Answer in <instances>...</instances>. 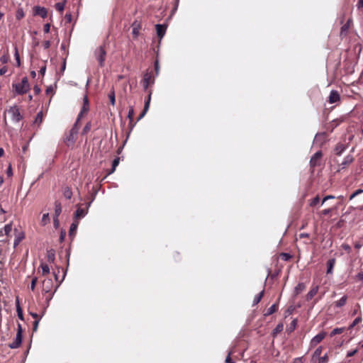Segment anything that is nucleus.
Here are the masks:
<instances>
[{
	"label": "nucleus",
	"mask_w": 363,
	"mask_h": 363,
	"mask_svg": "<svg viewBox=\"0 0 363 363\" xmlns=\"http://www.w3.org/2000/svg\"><path fill=\"white\" fill-rule=\"evenodd\" d=\"M79 124L75 122L68 135L65 137L64 142L67 146L73 145L76 141V137L79 131Z\"/></svg>",
	"instance_id": "f257e3e1"
},
{
	"label": "nucleus",
	"mask_w": 363,
	"mask_h": 363,
	"mask_svg": "<svg viewBox=\"0 0 363 363\" xmlns=\"http://www.w3.org/2000/svg\"><path fill=\"white\" fill-rule=\"evenodd\" d=\"M13 87L16 94L21 95L26 94L30 89L28 78L26 77H23L21 83L13 84Z\"/></svg>",
	"instance_id": "f03ea898"
},
{
	"label": "nucleus",
	"mask_w": 363,
	"mask_h": 363,
	"mask_svg": "<svg viewBox=\"0 0 363 363\" xmlns=\"http://www.w3.org/2000/svg\"><path fill=\"white\" fill-rule=\"evenodd\" d=\"M22 327L20 323L18 324V330L15 340L9 344V347L11 349H16L20 347L22 342Z\"/></svg>",
	"instance_id": "7ed1b4c3"
},
{
	"label": "nucleus",
	"mask_w": 363,
	"mask_h": 363,
	"mask_svg": "<svg viewBox=\"0 0 363 363\" xmlns=\"http://www.w3.org/2000/svg\"><path fill=\"white\" fill-rule=\"evenodd\" d=\"M323 153L321 151L316 152L310 160V167L313 170L315 167L321 164Z\"/></svg>",
	"instance_id": "20e7f679"
},
{
	"label": "nucleus",
	"mask_w": 363,
	"mask_h": 363,
	"mask_svg": "<svg viewBox=\"0 0 363 363\" xmlns=\"http://www.w3.org/2000/svg\"><path fill=\"white\" fill-rule=\"evenodd\" d=\"M95 57L97 60V61L99 63V65L101 67H103L104 65L105 57L106 52L104 50V48L102 46H99L97 48L94 52Z\"/></svg>",
	"instance_id": "39448f33"
},
{
	"label": "nucleus",
	"mask_w": 363,
	"mask_h": 363,
	"mask_svg": "<svg viewBox=\"0 0 363 363\" xmlns=\"http://www.w3.org/2000/svg\"><path fill=\"white\" fill-rule=\"evenodd\" d=\"M327 140V135L325 133H317L313 140V144L321 147Z\"/></svg>",
	"instance_id": "423d86ee"
},
{
	"label": "nucleus",
	"mask_w": 363,
	"mask_h": 363,
	"mask_svg": "<svg viewBox=\"0 0 363 363\" xmlns=\"http://www.w3.org/2000/svg\"><path fill=\"white\" fill-rule=\"evenodd\" d=\"M9 113L11 115L12 120L15 122H19L22 119V116L16 106L11 107Z\"/></svg>",
	"instance_id": "0eeeda50"
},
{
	"label": "nucleus",
	"mask_w": 363,
	"mask_h": 363,
	"mask_svg": "<svg viewBox=\"0 0 363 363\" xmlns=\"http://www.w3.org/2000/svg\"><path fill=\"white\" fill-rule=\"evenodd\" d=\"M91 205V202H89L88 204H87V206L86 208H82L81 207H79L75 213H74V219L76 220H79V219H81L82 218H84L88 213V208Z\"/></svg>",
	"instance_id": "6e6552de"
},
{
	"label": "nucleus",
	"mask_w": 363,
	"mask_h": 363,
	"mask_svg": "<svg viewBox=\"0 0 363 363\" xmlns=\"http://www.w3.org/2000/svg\"><path fill=\"white\" fill-rule=\"evenodd\" d=\"M33 15L40 16L43 18H45L48 16V11L45 7L35 6L33 7Z\"/></svg>",
	"instance_id": "1a4fd4ad"
},
{
	"label": "nucleus",
	"mask_w": 363,
	"mask_h": 363,
	"mask_svg": "<svg viewBox=\"0 0 363 363\" xmlns=\"http://www.w3.org/2000/svg\"><path fill=\"white\" fill-rule=\"evenodd\" d=\"M353 161H354V157L352 155H347L344 158L342 163L339 165V169H337V172H340L342 169L346 168L348 165H350L351 163H352Z\"/></svg>",
	"instance_id": "9d476101"
},
{
	"label": "nucleus",
	"mask_w": 363,
	"mask_h": 363,
	"mask_svg": "<svg viewBox=\"0 0 363 363\" xmlns=\"http://www.w3.org/2000/svg\"><path fill=\"white\" fill-rule=\"evenodd\" d=\"M326 336L325 332H321L316 335L315 337H313L311 341V346L314 347L316 345H318L319 342H320Z\"/></svg>",
	"instance_id": "9b49d317"
},
{
	"label": "nucleus",
	"mask_w": 363,
	"mask_h": 363,
	"mask_svg": "<svg viewBox=\"0 0 363 363\" xmlns=\"http://www.w3.org/2000/svg\"><path fill=\"white\" fill-rule=\"evenodd\" d=\"M340 99V96L337 91L336 90H332L330 93L329 97H328V101L330 104H334L337 101H339Z\"/></svg>",
	"instance_id": "f8f14e48"
},
{
	"label": "nucleus",
	"mask_w": 363,
	"mask_h": 363,
	"mask_svg": "<svg viewBox=\"0 0 363 363\" xmlns=\"http://www.w3.org/2000/svg\"><path fill=\"white\" fill-rule=\"evenodd\" d=\"M156 31L157 36L161 39L164 37L167 30L166 25L157 24L156 26Z\"/></svg>",
	"instance_id": "ddd939ff"
},
{
	"label": "nucleus",
	"mask_w": 363,
	"mask_h": 363,
	"mask_svg": "<svg viewBox=\"0 0 363 363\" xmlns=\"http://www.w3.org/2000/svg\"><path fill=\"white\" fill-rule=\"evenodd\" d=\"M52 286V280L51 279H45L43 281V291L45 293L50 291Z\"/></svg>",
	"instance_id": "4468645a"
},
{
	"label": "nucleus",
	"mask_w": 363,
	"mask_h": 363,
	"mask_svg": "<svg viewBox=\"0 0 363 363\" xmlns=\"http://www.w3.org/2000/svg\"><path fill=\"white\" fill-rule=\"evenodd\" d=\"M132 28H133L132 33H133L134 38H137L139 35V33H140L139 31L141 28L140 23H138V21H134L133 23L132 24Z\"/></svg>",
	"instance_id": "2eb2a0df"
},
{
	"label": "nucleus",
	"mask_w": 363,
	"mask_h": 363,
	"mask_svg": "<svg viewBox=\"0 0 363 363\" xmlns=\"http://www.w3.org/2000/svg\"><path fill=\"white\" fill-rule=\"evenodd\" d=\"M151 79V75L149 73H145L143 76V79L142 80V84L143 86V88L145 89H147L148 88V86L150 83Z\"/></svg>",
	"instance_id": "dca6fc26"
},
{
	"label": "nucleus",
	"mask_w": 363,
	"mask_h": 363,
	"mask_svg": "<svg viewBox=\"0 0 363 363\" xmlns=\"http://www.w3.org/2000/svg\"><path fill=\"white\" fill-rule=\"evenodd\" d=\"M347 147L342 143H337L335 147V152L337 155H341Z\"/></svg>",
	"instance_id": "f3484780"
},
{
	"label": "nucleus",
	"mask_w": 363,
	"mask_h": 363,
	"mask_svg": "<svg viewBox=\"0 0 363 363\" xmlns=\"http://www.w3.org/2000/svg\"><path fill=\"white\" fill-rule=\"evenodd\" d=\"M78 225H79V222L76 220L72 223L70 228H69V236L74 235L76 230L77 229Z\"/></svg>",
	"instance_id": "a211bd4d"
},
{
	"label": "nucleus",
	"mask_w": 363,
	"mask_h": 363,
	"mask_svg": "<svg viewBox=\"0 0 363 363\" xmlns=\"http://www.w3.org/2000/svg\"><path fill=\"white\" fill-rule=\"evenodd\" d=\"M318 286H317L311 289L306 295V299L308 301L312 299L313 297L318 293Z\"/></svg>",
	"instance_id": "6ab92c4d"
},
{
	"label": "nucleus",
	"mask_w": 363,
	"mask_h": 363,
	"mask_svg": "<svg viewBox=\"0 0 363 363\" xmlns=\"http://www.w3.org/2000/svg\"><path fill=\"white\" fill-rule=\"evenodd\" d=\"M335 264V259H330L328 261V269H327V274H331L333 272V269L334 267V265Z\"/></svg>",
	"instance_id": "aec40b11"
},
{
	"label": "nucleus",
	"mask_w": 363,
	"mask_h": 363,
	"mask_svg": "<svg viewBox=\"0 0 363 363\" xmlns=\"http://www.w3.org/2000/svg\"><path fill=\"white\" fill-rule=\"evenodd\" d=\"M55 255L53 250H49L47 252V259L49 262H53L55 261Z\"/></svg>",
	"instance_id": "412c9836"
},
{
	"label": "nucleus",
	"mask_w": 363,
	"mask_h": 363,
	"mask_svg": "<svg viewBox=\"0 0 363 363\" xmlns=\"http://www.w3.org/2000/svg\"><path fill=\"white\" fill-rule=\"evenodd\" d=\"M347 300V296H343L339 301L335 302V306L338 308L343 306Z\"/></svg>",
	"instance_id": "4be33fe9"
},
{
	"label": "nucleus",
	"mask_w": 363,
	"mask_h": 363,
	"mask_svg": "<svg viewBox=\"0 0 363 363\" xmlns=\"http://www.w3.org/2000/svg\"><path fill=\"white\" fill-rule=\"evenodd\" d=\"M278 309V306L274 303L267 310V312L266 313L265 315H269L275 313Z\"/></svg>",
	"instance_id": "5701e85b"
},
{
	"label": "nucleus",
	"mask_w": 363,
	"mask_h": 363,
	"mask_svg": "<svg viewBox=\"0 0 363 363\" xmlns=\"http://www.w3.org/2000/svg\"><path fill=\"white\" fill-rule=\"evenodd\" d=\"M43 111L38 112L35 117L34 123L37 124L38 125H40L41 124V123L43 122Z\"/></svg>",
	"instance_id": "b1692460"
},
{
	"label": "nucleus",
	"mask_w": 363,
	"mask_h": 363,
	"mask_svg": "<svg viewBox=\"0 0 363 363\" xmlns=\"http://www.w3.org/2000/svg\"><path fill=\"white\" fill-rule=\"evenodd\" d=\"M284 325L282 323H279L275 328L273 330V335L276 336L277 334L281 333L283 330Z\"/></svg>",
	"instance_id": "393cba45"
},
{
	"label": "nucleus",
	"mask_w": 363,
	"mask_h": 363,
	"mask_svg": "<svg viewBox=\"0 0 363 363\" xmlns=\"http://www.w3.org/2000/svg\"><path fill=\"white\" fill-rule=\"evenodd\" d=\"M62 212V207L60 203L55 202V217H58Z\"/></svg>",
	"instance_id": "a878e982"
},
{
	"label": "nucleus",
	"mask_w": 363,
	"mask_h": 363,
	"mask_svg": "<svg viewBox=\"0 0 363 363\" xmlns=\"http://www.w3.org/2000/svg\"><path fill=\"white\" fill-rule=\"evenodd\" d=\"M264 290H262L259 294H258L253 300V305H257L262 299L264 295Z\"/></svg>",
	"instance_id": "bb28decb"
},
{
	"label": "nucleus",
	"mask_w": 363,
	"mask_h": 363,
	"mask_svg": "<svg viewBox=\"0 0 363 363\" xmlns=\"http://www.w3.org/2000/svg\"><path fill=\"white\" fill-rule=\"evenodd\" d=\"M50 222L49 213H44L41 219V225H45Z\"/></svg>",
	"instance_id": "cd10ccee"
},
{
	"label": "nucleus",
	"mask_w": 363,
	"mask_h": 363,
	"mask_svg": "<svg viewBox=\"0 0 363 363\" xmlns=\"http://www.w3.org/2000/svg\"><path fill=\"white\" fill-rule=\"evenodd\" d=\"M108 99H109V100H110L111 104L113 106H114V105H115V103H116V98H115V91H114V90H113V89H112V90L109 92V94H108Z\"/></svg>",
	"instance_id": "c85d7f7f"
},
{
	"label": "nucleus",
	"mask_w": 363,
	"mask_h": 363,
	"mask_svg": "<svg viewBox=\"0 0 363 363\" xmlns=\"http://www.w3.org/2000/svg\"><path fill=\"white\" fill-rule=\"evenodd\" d=\"M305 288H306V286L303 283H299L295 287V292L298 294L302 292L305 289Z\"/></svg>",
	"instance_id": "c756f323"
},
{
	"label": "nucleus",
	"mask_w": 363,
	"mask_h": 363,
	"mask_svg": "<svg viewBox=\"0 0 363 363\" xmlns=\"http://www.w3.org/2000/svg\"><path fill=\"white\" fill-rule=\"evenodd\" d=\"M3 230L6 235H7V236L9 235L10 233L12 230V224L11 223L6 224L4 226V228H3Z\"/></svg>",
	"instance_id": "7c9ffc66"
},
{
	"label": "nucleus",
	"mask_w": 363,
	"mask_h": 363,
	"mask_svg": "<svg viewBox=\"0 0 363 363\" xmlns=\"http://www.w3.org/2000/svg\"><path fill=\"white\" fill-rule=\"evenodd\" d=\"M63 195L66 199H70L72 196V192L69 188L66 187L64 190Z\"/></svg>",
	"instance_id": "2f4dec72"
},
{
	"label": "nucleus",
	"mask_w": 363,
	"mask_h": 363,
	"mask_svg": "<svg viewBox=\"0 0 363 363\" xmlns=\"http://www.w3.org/2000/svg\"><path fill=\"white\" fill-rule=\"evenodd\" d=\"M321 352H322V347L320 346L313 352V359H318L320 357Z\"/></svg>",
	"instance_id": "473e14b6"
},
{
	"label": "nucleus",
	"mask_w": 363,
	"mask_h": 363,
	"mask_svg": "<svg viewBox=\"0 0 363 363\" xmlns=\"http://www.w3.org/2000/svg\"><path fill=\"white\" fill-rule=\"evenodd\" d=\"M91 128V122H88L84 127L82 134L86 135V133H88L90 131Z\"/></svg>",
	"instance_id": "72a5a7b5"
},
{
	"label": "nucleus",
	"mask_w": 363,
	"mask_h": 363,
	"mask_svg": "<svg viewBox=\"0 0 363 363\" xmlns=\"http://www.w3.org/2000/svg\"><path fill=\"white\" fill-rule=\"evenodd\" d=\"M43 275H46L50 273V268L46 264H41Z\"/></svg>",
	"instance_id": "f704fd0d"
},
{
	"label": "nucleus",
	"mask_w": 363,
	"mask_h": 363,
	"mask_svg": "<svg viewBox=\"0 0 363 363\" xmlns=\"http://www.w3.org/2000/svg\"><path fill=\"white\" fill-rule=\"evenodd\" d=\"M16 311H17V314H18V317L21 319V320H23V311L18 303V302L17 303V306H16Z\"/></svg>",
	"instance_id": "c9c22d12"
},
{
	"label": "nucleus",
	"mask_w": 363,
	"mask_h": 363,
	"mask_svg": "<svg viewBox=\"0 0 363 363\" xmlns=\"http://www.w3.org/2000/svg\"><path fill=\"white\" fill-rule=\"evenodd\" d=\"M118 164H119V158L117 157V158L114 159L112 162V168H111V172H109L110 174L113 173L115 171V169H116V167L118 165Z\"/></svg>",
	"instance_id": "e433bc0d"
},
{
	"label": "nucleus",
	"mask_w": 363,
	"mask_h": 363,
	"mask_svg": "<svg viewBox=\"0 0 363 363\" xmlns=\"http://www.w3.org/2000/svg\"><path fill=\"white\" fill-rule=\"evenodd\" d=\"M89 109L88 108H82L80 113H79L78 115V117H77V123H79V120L81 119V118L82 117V116L85 113H86L88 112Z\"/></svg>",
	"instance_id": "4c0bfd02"
},
{
	"label": "nucleus",
	"mask_w": 363,
	"mask_h": 363,
	"mask_svg": "<svg viewBox=\"0 0 363 363\" xmlns=\"http://www.w3.org/2000/svg\"><path fill=\"white\" fill-rule=\"evenodd\" d=\"M65 4L64 2H59V3L56 4L55 8L60 12H62L65 9Z\"/></svg>",
	"instance_id": "58836bf2"
},
{
	"label": "nucleus",
	"mask_w": 363,
	"mask_h": 363,
	"mask_svg": "<svg viewBox=\"0 0 363 363\" xmlns=\"http://www.w3.org/2000/svg\"><path fill=\"white\" fill-rule=\"evenodd\" d=\"M25 16L23 9H18L16 11V17L17 19H21Z\"/></svg>",
	"instance_id": "ea45409f"
},
{
	"label": "nucleus",
	"mask_w": 363,
	"mask_h": 363,
	"mask_svg": "<svg viewBox=\"0 0 363 363\" xmlns=\"http://www.w3.org/2000/svg\"><path fill=\"white\" fill-rule=\"evenodd\" d=\"M344 331V328H335L334 330H333V331L331 332L330 333V336H334L337 334H340L342 333V332Z\"/></svg>",
	"instance_id": "a19ab883"
},
{
	"label": "nucleus",
	"mask_w": 363,
	"mask_h": 363,
	"mask_svg": "<svg viewBox=\"0 0 363 363\" xmlns=\"http://www.w3.org/2000/svg\"><path fill=\"white\" fill-rule=\"evenodd\" d=\"M14 56H15V59L16 60L17 65L19 67L21 65V60H20V56H19L17 48H15Z\"/></svg>",
	"instance_id": "79ce46f5"
},
{
	"label": "nucleus",
	"mask_w": 363,
	"mask_h": 363,
	"mask_svg": "<svg viewBox=\"0 0 363 363\" xmlns=\"http://www.w3.org/2000/svg\"><path fill=\"white\" fill-rule=\"evenodd\" d=\"M328 356L327 354H325L323 357H320L318 358V363H328Z\"/></svg>",
	"instance_id": "37998d69"
},
{
	"label": "nucleus",
	"mask_w": 363,
	"mask_h": 363,
	"mask_svg": "<svg viewBox=\"0 0 363 363\" xmlns=\"http://www.w3.org/2000/svg\"><path fill=\"white\" fill-rule=\"evenodd\" d=\"M361 321H362V318L360 317L356 318L354 320V321L352 322V323L350 325L349 328L351 329V328H354L356 325L359 323Z\"/></svg>",
	"instance_id": "c03bdc74"
},
{
	"label": "nucleus",
	"mask_w": 363,
	"mask_h": 363,
	"mask_svg": "<svg viewBox=\"0 0 363 363\" xmlns=\"http://www.w3.org/2000/svg\"><path fill=\"white\" fill-rule=\"evenodd\" d=\"M38 281V278L37 277H33L32 279V281H31V283H30V289L32 291H34L35 290V285H36V283Z\"/></svg>",
	"instance_id": "a18cd8bd"
},
{
	"label": "nucleus",
	"mask_w": 363,
	"mask_h": 363,
	"mask_svg": "<svg viewBox=\"0 0 363 363\" xmlns=\"http://www.w3.org/2000/svg\"><path fill=\"white\" fill-rule=\"evenodd\" d=\"M280 256L284 261H288L291 258V256L289 253H281Z\"/></svg>",
	"instance_id": "49530a36"
},
{
	"label": "nucleus",
	"mask_w": 363,
	"mask_h": 363,
	"mask_svg": "<svg viewBox=\"0 0 363 363\" xmlns=\"http://www.w3.org/2000/svg\"><path fill=\"white\" fill-rule=\"evenodd\" d=\"M362 192H363L362 189H358V190L355 191L352 194L350 195V200L353 199L355 196L362 194Z\"/></svg>",
	"instance_id": "de8ad7c7"
},
{
	"label": "nucleus",
	"mask_w": 363,
	"mask_h": 363,
	"mask_svg": "<svg viewBox=\"0 0 363 363\" xmlns=\"http://www.w3.org/2000/svg\"><path fill=\"white\" fill-rule=\"evenodd\" d=\"M296 320L294 319L292 320L291 325H290L289 328L287 329V330L289 332H291L296 328Z\"/></svg>",
	"instance_id": "09e8293b"
},
{
	"label": "nucleus",
	"mask_w": 363,
	"mask_h": 363,
	"mask_svg": "<svg viewBox=\"0 0 363 363\" xmlns=\"http://www.w3.org/2000/svg\"><path fill=\"white\" fill-rule=\"evenodd\" d=\"M320 201V198L318 196H316L310 203L311 206H315Z\"/></svg>",
	"instance_id": "8fccbe9b"
},
{
	"label": "nucleus",
	"mask_w": 363,
	"mask_h": 363,
	"mask_svg": "<svg viewBox=\"0 0 363 363\" xmlns=\"http://www.w3.org/2000/svg\"><path fill=\"white\" fill-rule=\"evenodd\" d=\"M133 115H134V110H133V107H130L129 108L128 113V117L130 119V121L133 120Z\"/></svg>",
	"instance_id": "3c124183"
},
{
	"label": "nucleus",
	"mask_w": 363,
	"mask_h": 363,
	"mask_svg": "<svg viewBox=\"0 0 363 363\" xmlns=\"http://www.w3.org/2000/svg\"><path fill=\"white\" fill-rule=\"evenodd\" d=\"M83 108H89V100L86 96H84L83 99Z\"/></svg>",
	"instance_id": "603ef678"
},
{
	"label": "nucleus",
	"mask_w": 363,
	"mask_h": 363,
	"mask_svg": "<svg viewBox=\"0 0 363 363\" xmlns=\"http://www.w3.org/2000/svg\"><path fill=\"white\" fill-rule=\"evenodd\" d=\"M23 238V236H18L17 238H16L15 240H14V247L17 246L20 242L21 241V240Z\"/></svg>",
	"instance_id": "864d4df0"
},
{
	"label": "nucleus",
	"mask_w": 363,
	"mask_h": 363,
	"mask_svg": "<svg viewBox=\"0 0 363 363\" xmlns=\"http://www.w3.org/2000/svg\"><path fill=\"white\" fill-rule=\"evenodd\" d=\"M39 321H40V320H39V319H37V320H35L34 321V323H33V330L34 332H36V331H37V330H38V327Z\"/></svg>",
	"instance_id": "5fc2aeb1"
},
{
	"label": "nucleus",
	"mask_w": 363,
	"mask_h": 363,
	"mask_svg": "<svg viewBox=\"0 0 363 363\" xmlns=\"http://www.w3.org/2000/svg\"><path fill=\"white\" fill-rule=\"evenodd\" d=\"M342 249H344L345 251H347V252H351V247L349 245L347 244H343L342 245Z\"/></svg>",
	"instance_id": "6e6d98bb"
},
{
	"label": "nucleus",
	"mask_w": 363,
	"mask_h": 363,
	"mask_svg": "<svg viewBox=\"0 0 363 363\" xmlns=\"http://www.w3.org/2000/svg\"><path fill=\"white\" fill-rule=\"evenodd\" d=\"M232 354V352H228V354L225 359V362L226 363H235L234 362L232 361L231 358H230V355Z\"/></svg>",
	"instance_id": "4d7b16f0"
},
{
	"label": "nucleus",
	"mask_w": 363,
	"mask_h": 363,
	"mask_svg": "<svg viewBox=\"0 0 363 363\" xmlns=\"http://www.w3.org/2000/svg\"><path fill=\"white\" fill-rule=\"evenodd\" d=\"M335 199V196H332V195H328V196H325V197L323 198V201H322V204H323L325 201H326L327 200H328V199Z\"/></svg>",
	"instance_id": "13d9d810"
},
{
	"label": "nucleus",
	"mask_w": 363,
	"mask_h": 363,
	"mask_svg": "<svg viewBox=\"0 0 363 363\" xmlns=\"http://www.w3.org/2000/svg\"><path fill=\"white\" fill-rule=\"evenodd\" d=\"M6 174H7L8 177H11L13 175L12 168H11V165L9 166V167L6 170Z\"/></svg>",
	"instance_id": "bf43d9fd"
},
{
	"label": "nucleus",
	"mask_w": 363,
	"mask_h": 363,
	"mask_svg": "<svg viewBox=\"0 0 363 363\" xmlns=\"http://www.w3.org/2000/svg\"><path fill=\"white\" fill-rule=\"evenodd\" d=\"M50 23H46L44 26V31H45V33H49L50 32Z\"/></svg>",
	"instance_id": "052dcab7"
},
{
	"label": "nucleus",
	"mask_w": 363,
	"mask_h": 363,
	"mask_svg": "<svg viewBox=\"0 0 363 363\" xmlns=\"http://www.w3.org/2000/svg\"><path fill=\"white\" fill-rule=\"evenodd\" d=\"M357 350H354L350 351L347 352V356L352 357L357 353Z\"/></svg>",
	"instance_id": "680f3d73"
},
{
	"label": "nucleus",
	"mask_w": 363,
	"mask_h": 363,
	"mask_svg": "<svg viewBox=\"0 0 363 363\" xmlns=\"http://www.w3.org/2000/svg\"><path fill=\"white\" fill-rule=\"evenodd\" d=\"M357 9H363V0H359L357 4Z\"/></svg>",
	"instance_id": "e2e57ef3"
},
{
	"label": "nucleus",
	"mask_w": 363,
	"mask_h": 363,
	"mask_svg": "<svg viewBox=\"0 0 363 363\" xmlns=\"http://www.w3.org/2000/svg\"><path fill=\"white\" fill-rule=\"evenodd\" d=\"M150 103H149V101H145L144 108H143V110H145V112H147L148 111L149 107H150Z\"/></svg>",
	"instance_id": "0e129e2a"
},
{
	"label": "nucleus",
	"mask_w": 363,
	"mask_h": 363,
	"mask_svg": "<svg viewBox=\"0 0 363 363\" xmlns=\"http://www.w3.org/2000/svg\"><path fill=\"white\" fill-rule=\"evenodd\" d=\"M43 46H44L45 49L49 48L50 46V42L49 40L45 41L43 43Z\"/></svg>",
	"instance_id": "69168bd1"
},
{
	"label": "nucleus",
	"mask_w": 363,
	"mask_h": 363,
	"mask_svg": "<svg viewBox=\"0 0 363 363\" xmlns=\"http://www.w3.org/2000/svg\"><path fill=\"white\" fill-rule=\"evenodd\" d=\"M30 315H31V316H32L33 318H34L35 320H37V319H39V320H40V319L41 318V316L40 317V316H39L37 313H30Z\"/></svg>",
	"instance_id": "338daca9"
},
{
	"label": "nucleus",
	"mask_w": 363,
	"mask_h": 363,
	"mask_svg": "<svg viewBox=\"0 0 363 363\" xmlns=\"http://www.w3.org/2000/svg\"><path fill=\"white\" fill-rule=\"evenodd\" d=\"M53 222H54V225L56 228L58 227L59 225V220H58V217H55L54 218V220H53Z\"/></svg>",
	"instance_id": "774afa93"
}]
</instances>
